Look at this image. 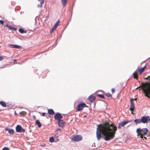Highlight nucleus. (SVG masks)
I'll return each mask as SVG.
<instances>
[{
	"mask_svg": "<svg viewBox=\"0 0 150 150\" xmlns=\"http://www.w3.org/2000/svg\"><path fill=\"white\" fill-rule=\"evenodd\" d=\"M97 127L96 135L98 140L102 137L104 138L105 141H108L114 138L117 128L113 123L110 124L106 121L102 124L98 125Z\"/></svg>",
	"mask_w": 150,
	"mask_h": 150,
	"instance_id": "obj_1",
	"label": "nucleus"
},
{
	"mask_svg": "<svg viewBox=\"0 0 150 150\" xmlns=\"http://www.w3.org/2000/svg\"><path fill=\"white\" fill-rule=\"evenodd\" d=\"M139 89V90H142L144 93L145 96L150 98V85H140L137 87L136 90Z\"/></svg>",
	"mask_w": 150,
	"mask_h": 150,
	"instance_id": "obj_2",
	"label": "nucleus"
},
{
	"mask_svg": "<svg viewBox=\"0 0 150 150\" xmlns=\"http://www.w3.org/2000/svg\"><path fill=\"white\" fill-rule=\"evenodd\" d=\"M148 130L146 128H139L136 130L138 136L145 135L147 133Z\"/></svg>",
	"mask_w": 150,
	"mask_h": 150,
	"instance_id": "obj_3",
	"label": "nucleus"
},
{
	"mask_svg": "<svg viewBox=\"0 0 150 150\" xmlns=\"http://www.w3.org/2000/svg\"><path fill=\"white\" fill-rule=\"evenodd\" d=\"M88 106L83 103L81 102L79 103L77 107L76 111H80L82 110L84 107H87Z\"/></svg>",
	"mask_w": 150,
	"mask_h": 150,
	"instance_id": "obj_4",
	"label": "nucleus"
},
{
	"mask_svg": "<svg viewBox=\"0 0 150 150\" xmlns=\"http://www.w3.org/2000/svg\"><path fill=\"white\" fill-rule=\"evenodd\" d=\"M82 139V137L80 135H75L71 138V140L73 142H79Z\"/></svg>",
	"mask_w": 150,
	"mask_h": 150,
	"instance_id": "obj_5",
	"label": "nucleus"
},
{
	"mask_svg": "<svg viewBox=\"0 0 150 150\" xmlns=\"http://www.w3.org/2000/svg\"><path fill=\"white\" fill-rule=\"evenodd\" d=\"M142 122L144 124L150 122V117L149 116H142L141 118Z\"/></svg>",
	"mask_w": 150,
	"mask_h": 150,
	"instance_id": "obj_6",
	"label": "nucleus"
},
{
	"mask_svg": "<svg viewBox=\"0 0 150 150\" xmlns=\"http://www.w3.org/2000/svg\"><path fill=\"white\" fill-rule=\"evenodd\" d=\"M16 131L17 132H24L25 131V130L22 128L21 126L20 125H17L16 127Z\"/></svg>",
	"mask_w": 150,
	"mask_h": 150,
	"instance_id": "obj_7",
	"label": "nucleus"
},
{
	"mask_svg": "<svg viewBox=\"0 0 150 150\" xmlns=\"http://www.w3.org/2000/svg\"><path fill=\"white\" fill-rule=\"evenodd\" d=\"M134 99H132L130 100V107L129 108V110L131 111H134Z\"/></svg>",
	"mask_w": 150,
	"mask_h": 150,
	"instance_id": "obj_8",
	"label": "nucleus"
},
{
	"mask_svg": "<svg viewBox=\"0 0 150 150\" xmlns=\"http://www.w3.org/2000/svg\"><path fill=\"white\" fill-rule=\"evenodd\" d=\"M54 118L55 120L59 121L62 118V116L60 113H57L54 116Z\"/></svg>",
	"mask_w": 150,
	"mask_h": 150,
	"instance_id": "obj_9",
	"label": "nucleus"
},
{
	"mask_svg": "<svg viewBox=\"0 0 150 150\" xmlns=\"http://www.w3.org/2000/svg\"><path fill=\"white\" fill-rule=\"evenodd\" d=\"M129 122V121H123L118 124V129H120L122 127H124L126 124L128 123Z\"/></svg>",
	"mask_w": 150,
	"mask_h": 150,
	"instance_id": "obj_10",
	"label": "nucleus"
},
{
	"mask_svg": "<svg viewBox=\"0 0 150 150\" xmlns=\"http://www.w3.org/2000/svg\"><path fill=\"white\" fill-rule=\"evenodd\" d=\"M58 124L59 127H63L64 126L65 122L64 120H61L58 121Z\"/></svg>",
	"mask_w": 150,
	"mask_h": 150,
	"instance_id": "obj_11",
	"label": "nucleus"
},
{
	"mask_svg": "<svg viewBox=\"0 0 150 150\" xmlns=\"http://www.w3.org/2000/svg\"><path fill=\"white\" fill-rule=\"evenodd\" d=\"M59 20H58L56 23L55 24L54 27L52 29L51 32L53 31L57 28V27L59 25Z\"/></svg>",
	"mask_w": 150,
	"mask_h": 150,
	"instance_id": "obj_12",
	"label": "nucleus"
},
{
	"mask_svg": "<svg viewBox=\"0 0 150 150\" xmlns=\"http://www.w3.org/2000/svg\"><path fill=\"white\" fill-rule=\"evenodd\" d=\"M96 99V97L95 96L93 95H90L88 98V99L91 102H93Z\"/></svg>",
	"mask_w": 150,
	"mask_h": 150,
	"instance_id": "obj_13",
	"label": "nucleus"
},
{
	"mask_svg": "<svg viewBox=\"0 0 150 150\" xmlns=\"http://www.w3.org/2000/svg\"><path fill=\"white\" fill-rule=\"evenodd\" d=\"M146 68V66H145L144 67L138 69V71L139 74H141L142 73Z\"/></svg>",
	"mask_w": 150,
	"mask_h": 150,
	"instance_id": "obj_14",
	"label": "nucleus"
},
{
	"mask_svg": "<svg viewBox=\"0 0 150 150\" xmlns=\"http://www.w3.org/2000/svg\"><path fill=\"white\" fill-rule=\"evenodd\" d=\"M4 26L7 27L8 28V29L10 30H16V28L13 27L11 26H9L8 24H6L5 25H4Z\"/></svg>",
	"mask_w": 150,
	"mask_h": 150,
	"instance_id": "obj_15",
	"label": "nucleus"
},
{
	"mask_svg": "<svg viewBox=\"0 0 150 150\" xmlns=\"http://www.w3.org/2000/svg\"><path fill=\"white\" fill-rule=\"evenodd\" d=\"M134 122H135L136 124L140 123L142 122L141 119L138 118L135 120Z\"/></svg>",
	"mask_w": 150,
	"mask_h": 150,
	"instance_id": "obj_16",
	"label": "nucleus"
},
{
	"mask_svg": "<svg viewBox=\"0 0 150 150\" xmlns=\"http://www.w3.org/2000/svg\"><path fill=\"white\" fill-rule=\"evenodd\" d=\"M48 113L50 115H53L54 112L53 109H49L48 110Z\"/></svg>",
	"mask_w": 150,
	"mask_h": 150,
	"instance_id": "obj_17",
	"label": "nucleus"
},
{
	"mask_svg": "<svg viewBox=\"0 0 150 150\" xmlns=\"http://www.w3.org/2000/svg\"><path fill=\"white\" fill-rule=\"evenodd\" d=\"M145 79L149 80V83H142L141 84H150V75L148 76L147 77L145 78Z\"/></svg>",
	"mask_w": 150,
	"mask_h": 150,
	"instance_id": "obj_18",
	"label": "nucleus"
},
{
	"mask_svg": "<svg viewBox=\"0 0 150 150\" xmlns=\"http://www.w3.org/2000/svg\"><path fill=\"white\" fill-rule=\"evenodd\" d=\"M67 0H61L62 4L64 7L66 5L67 2Z\"/></svg>",
	"mask_w": 150,
	"mask_h": 150,
	"instance_id": "obj_19",
	"label": "nucleus"
},
{
	"mask_svg": "<svg viewBox=\"0 0 150 150\" xmlns=\"http://www.w3.org/2000/svg\"><path fill=\"white\" fill-rule=\"evenodd\" d=\"M6 130L7 131L8 133L11 134H13L14 133V131L13 129H6Z\"/></svg>",
	"mask_w": 150,
	"mask_h": 150,
	"instance_id": "obj_20",
	"label": "nucleus"
},
{
	"mask_svg": "<svg viewBox=\"0 0 150 150\" xmlns=\"http://www.w3.org/2000/svg\"><path fill=\"white\" fill-rule=\"evenodd\" d=\"M35 124L38 125V127L40 128L41 126V124L38 120H37L35 122Z\"/></svg>",
	"mask_w": 150,
	"mask_h": 150,
	"instance_id": "obj_21",
	"label": "nucleus"
},
{
	"mask_svg": "<svg viewBox=\"0 0 150 150\" xmlns=\"http://www.w3.org/2000/svg\"><path fill=\"white\" fill-rule=\"evenodd\" d=\"M0 105L4 107H5L6 106V104L4 101H0Z\"/></svg>",
	"mask_w": 150,
	"mask_h": 150,
	"instance_id": "obj_22",
	"label": "nucleus"
},
{
	"mask_svg": "<svg viewBox=\"0 0 150 150\" xmlns=\"http://www.w3.org/2000/svg\"><path fill=\"white\" fill-rule=\"evenodd\" d=\"M40 2V4L38 5V7L41 8L42 7V5L43 4L44 1V0H38Z\"/></svg>",
	"mask_w": 150,
	"mask_h": 150,
	"instance_id": "obj_23",
	"label": "nucleus"
},
{
	"mask_svg": "<svg viewBox=\"0 0 150 150\" xmlns=\"http://www.w3.org/2000/svg\"><path fill=\"white\" fill-rule=\"evenodd\" d=\"M19 31L22 33H26V30H24L22 28H21L19 29Z\"/></svg>",
	"mask_w": 150,
	"mask_h": 150,
	"instance_id": "obj_24",
	"label": "nucleus"
},
{
	"mask_svg": "<svg viewBox=\"0 0 150 150\" xmlns=\"http://www.w3.org/2000/svg\"><path fill=\"white\" fill-rule=\"evenodd\" d=\"M133 77L134 78L137 79H138V75L137 73L136 72H134L133 74Z\"/></svg>",
	"mask_w": 150,
	"mask_h": 150,
	"instance_id": "obj_25",
	"label": "nucleus"
},
{
	"mask_svg": "<svg viewBox=\"0 0 150 150\" xmlns=\"http://www.w3.org/2000/svg\"><path fill=\"white\" fill-rule=\"evenodd\" d=\"M26 113H27L25 111H23L20 112L19 113L21 115H23V116L25 115L26 114Z\"/></svg>",
	"mask_w": 150,
	"mask_h": 150,
	"instance_id": "obj_26",
	"label": "nucleus"
},
{
	"mask_svg": "<svg viewBox=\"0 0 150 150\" xmlns=\"http://www.w3.org/2000/svg\"><path fill=\"white\" fill-rule=\"evenodd\" d=\"M97 96L100 98H104V96L103 95L100 94H98Z\"/></svg>",
	"mask_w": 150,
	"mask_h": 150,
	"instance_id": "obj_27",
	"label": "nucleus"
},
{
	"mask_svg": "<svg viewBox=\"0 0 150 150\" xmlns=\"http://www.w3.org/2000/svg\"><path fill=\"white\" fill-rule=\"evenodd\" d=\"M54 139L53 137H50L49 138V141L51 142H54Z\"/></svg>",
	"mask_w": 150,
	"mask_h": 150,
	"instance_id": "obj_28",
	"label": "nucleus"
},
{
	"mask_svg": "<svg viewBox=\"0 0 150 150\" xmlns=\"http://www.w3.org/2000/svg\"><path fill=\"white\" fill-rule=\"evenodd\" d=\"M105 95L107 97H112V95L110 93H106Z\"/></svg>",
	"mask_w": 150,
	"mask_h": 150,
	"instance_id": "obj_29",
	"label": "nucleus"
},
{
	"mask_svg": "<svg viewBox=\"0 0 150 150\" xmlns=\"http://www.w3.org/2000/svg\"><path fill=\"white\" fill-rule=\"evenodd\" d=\"M15 48H18V49H21L22 48V47L20 46H19V45H15Z\"/></svg>",
	"mask_w": 150,
	"mask_h": 150,
	"instance_id": "obj_30",
	"label": "nucleus"
},
{
	"mask_svg": "<svg viewBox=\"0 0 150 150\" xmlns=\"http://www.w3.org/2000/svg\"><path fill=\"white\" fill-rule=\"evenodd\" d=\"M8 46L11 48H15V45H13L11 44L8 45Z\"/></svg>",
	"mask_w": 150,
	"mask_h": 150,
	"instance_id": "obj_31",
	"label": "nucleus"
},
{
	"mask_svg": "<svg viewBox=\"0 0 150 150\" xmlns=\"http://www.w3.org/2000/svg\"><path fill=\"white\" fill-rule=\"evenodd\" d=\"M144 135H142L140 136V138L143 139V140H144V139H146V138L145 137H144Z\"/></svg>",
	"mask_w": 150,
	"mask_h": 150,
	"instance_id": "obj_32",
	"label": "nucleus"
},
{
	"mask_svg": "<svg viewBox=\"0 0 150 150\" xmlns=\"http://www.w3.org/2000/svg\"><path fill=\"white\" fill-rule=\"evenodd\" d=\"M61 129L60 128H58L56 130V131L57 132H59V133L61 132Z\"/></svg>",
	"mask_w": 150,
	"mask_h": 150,
	"instance_id": "obj_33",
	"label": "nucleus"
},
{
	"mask_svg": "<svg viewBox=\"0 0 150 150\" xmlns=\"http://www.w3.org/2000/svg\"><path fill=\"white\" fill-rule=\"evenodd\" d=\"M112 93H114L115 92V90L114 88H112L111 89Z\"/></svg>",
	"mask_w": 150,
	"mask_h": 150,
	"instance_id": "obj_34",
	"label": "nucleus"
},
{
	"mask_svg": "<svg viewBox=\"0 0 150 150\" xmlns=\"http://www.w3.org/2000/svg\"><path fill=\"white\" fill-rule=\"evenodd\" d=\"M3 150H9V149L8 148L6 147H4L3 149Z\"/></svg>",
	"mask_w": 150,
	"mask_h": 150,
	"instance_id": "obj_35",
	"label": "nucleus"
},
{
	"mask_svg": "<svg viewBox=\"0 0 150 150\" xmlns=\"http://www.w3.org/2000/svg\"><path fill=\"white\" fill-rule=\"evenodd\" d=\"M4 23V21L2 20H0V23L2 25Z\"/></svg>",
	"mask_w": 150,
	"mask_h": 150,
	"instance_id": "obj_36",
	"label": "nucleus"
},
{
	"mask_svg": "<svg viewBox=\"0 0 150 150\" xmlns=\"http://www.w3.org/2000/svg\"><path fill=\"white\" fill-rule=\"evenodd\" d=\"M3 58V56H0V61H2Z\"/></svg>",
	"mask_w": 150,
	"mask_h": 150,
	"instance_id": "obj_37",
	"label": "nucleus"
},
{
	"mask_svg": "<svg viewBox=\"0 0 150 150\" xmlns=\"http://www.w3.org/2000/svg\"><path fill=\"white\" fill-rule=\"evenodd\" d=\"M45 112H43L42 113V116H45Z\"/></svg>",
	"mask_w": 150,
	"mask_h": 150,
	"instance_id": "obj_38",
	"label": "nucleus"
},
{
	"mask_svg": "<svg viewBox=\"0 0 150 150\" xmlns=\"http://www.w3.org/2000/svg\"><path fill=\"white\" fill-rule=\"evenodd\" d=\"M33 117L34 120H35L36 119V116L35 115H33Z\"/></svg>",
	"mask_w": 150,
	"mask_h": 150,
	"instance_id": "obj_39",
	"label": "nucleus"
},
{
	"mask_svg": "<svg viewBox=\"0 0 150 150\" xmlns=\"http://www.w3.org/2000/svg\"><path fill=\"white\" fill-rule=\"evenodd\" d=\"M133 112V111H132L131 114H132L134 115V113Z\"/></svg>",
	"mask_w": 150,
	"mask_h": 150,
	"instance_id": "obj_40",
	"label": "nucleus"
},
{
	"mask_svg": "<svg viewBox=\"0 0 150 150\" xmlns=\"http://www.w3.org/2000/svg\"><path fill=\"white\" fill-rule=\"evenodd\" d=\"M137 99V98H135L134 100H136Z\"/></svg>",
	"mask_w": 150,
	"mask_h": 150,
	"instance_id": "obj_41",
	"label": "nucleus"
},
{
	"mask_svg": "<svg viewBox=\"0 0 150 150\" xmlns=\"http://www.w3.org/2000/svg\"><path fill=\"white\" fill-rule=\"evenodd\" d=\"M15 114L16 115V112H15Z\"/></svg>",
	"mask_w": 150,
	"mask_h": 150,
	"instance_id": "obj_42",
	"label": "nucleus"
}]
</instances>
